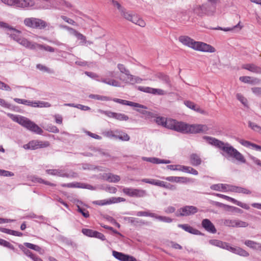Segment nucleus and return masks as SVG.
<instances>
[{"label":"nucleus","mask_w":261,"mask_h":261,"mask_svg":"<svg viewBox=\"0 0 261 261\" xmlns=\"http://www.w3.org/2000/svg\"><path fill=\"white\" fill-rule=\"evenodd\" d=\"M209 7H210L206 5L196 6L193 8V12L199 16H203L205 14L211 15L214 13V8L213 7L210 11H207V9L209 8Z\"/></svg>","instance_id":"12"},{"label":"nucleus","mask_w":261,"mask_h":261,"mask_svg":"<svg viewBox=\"0 0 261 261\" xmlns=\"http://www.w3.org/2000/svg\"><path fill=\"white\" fill-rule=\"evenodd\" d=\"M167 128L183 134L205 133L208 130L205 125L188 124L184 122L169 119L166 122Z\"/></svg>","instance_id":"1"},{"label":"nucleus","mask_w":261,"mask_h":261,"mask_svg":"<svg viewBox=\"0 0 261 261\" xmlns=\"http://www.w3.org/2000/svg\"><path fill=\"white\" fill-rule=\"evenodd\" d=\"M8 116L13 121L17 122L32 132L37 134H41L43 133V130L39 126L26 117L10 113L8 114Z\"/></svg>","instance_id":"3"},{"label":"nucleus","mask_w":261,"mask_h":261,"mask_svg":"<svg viewBox=\"0 0 261 261\" xmlns=\"http://www.w3.org/2000/svg\"><path fill=\"white\" fill-rule=\"evenodd\" d=\"M142 159L143 161L152 163L153 164H169L171 163L170 161L167 160H162L156 158H147L142 157Z\"/></svg>","instance_id":"20"},{"label":"nucleus","mask_w":261,"mask_h":261,"mask_svg":"<svg viewBox=\"0 0 261 261\" xmlns=\"http://www.w3.org/2000/svg\"><path fill=\"white\" fill-rule=\"evenodd\" d=\"M229 201H231L234 203L235 204L244 208L246 210H249L250 208V206L246 203H242L240 201H239L234 198H231L229 197Z\"/></svg>","instance_id":"41"},{"label":"nucleus","mask_w":261,"mask_h":261,"mask_svg":"<svg viewBox=\"0 0 261 261\" xmlns=\"http://www.w3.org/2000/svg\"><path fill=\"white\" fill-rule=\"evenodd\" d=\"M242 68L253 73H261V67L253 64H244Z\"/></svg>","instance_id":"21"},{"label":"nucleus","mask_w":261,"mask_h":261,"mask_svg":"<svg viewBox=\"0 0 261 261\" xmlns=\"http://www.w3.org/2000/svg\"><path fill=\"white\" fill-rule=\"evenodd\" d=\"M239 80L243 83L250 84L251 77L249 76H242L240 77Z\"/></svg>","instance_id":"61"},{"label":"nucleus","mask_w":261,"mask_h":261,"mask_svg":"<svg viewBox=\"0 0 261 261\" xmlns=\"http://www.w3.org/2000/svg\"><path fill=\"white\" fill-rule=\"evenodd\" d=\"M203 138L206 140L208 144L221 149L224 152L228 154V146H225L223 142L209 136H205L203 137Z\"/></svg>","instance_id":"10"},{"label":"nucleus","mask_w":261,"mask_h":261,"mask_svg":"<svg viewBox=\"0 0 261 261\" xmlns=\"http://www.w3.org/2000/svg\"><path fill=\"white\" fill-rule=\"evenodd\" d=\"M179 41L184 45L195 50L208 53H214L216 50L215 48L211 45L202 42L196 41L187 36H180Z\"/></svg>","instance_id":"2"},{"label":"nucleus","mask_w":261,"mask_h":261,"mask_svg":"<svg viewBox=\"0 0 261 261\" xmlns=\"http://www.w3.org/2000/svg\"><path fill=\"white\" fill-rule=\"evenodd\" d=\"M137 216H149L154 218L155 216V213H149L148 212L139 211L137 213Z\"/></svg>","instance_id":"52"},{"label":"nucleus","mask_w":261,"mask_h":261,"mask_svg":"<svg viewBox=\"0 0 261 261\" xmlns=\"http://www.w3.org/2000/svg\"><path fill=\"white\" fill-rule=\"evenodd\" d=\"M50 145L48 141H42L39 140H32L28 144H24L23 148L25 149L35 150L38 148H45Z\"/></svg>","instance_id":"11"},{"label":"nucleus","mask_w":261,"mask_h":261,"mask_svg":"<svg viewBox=\"0 0 261 261\" xmlns=\"http://www.w3.org/2000/svg\"><path fill=\"white\" fill-rule=\"evenodd\" d=\"M0 245L15 251V249L13 245L5 240L0 239Z\"/></svg>","instance_id":"42"},{"label":"nucleus","mask_w":261,"mask_h":261,"mask_svg":"<svg viewBox=\"0 0 261 261\" xmlns=\"http://www.w3.org/2000/svg\"><path fill=\"white\" fill-rule=\"evenodd\" d=\"M117 68L120 72L126 75L124 79L120 78V80L122 81L125 83L135 84L136 83H141L142 79L138 76L133 75L130 73L128 69H127L124 65L122 64H118Z\"/></svg>","instance_id":"4"},{"label":"nucleus","mask_w":261,"mask_h":261,"mask_svg":"<svg viewBox=\"0 0 261 261\" xmlns=\"http://www.w3.org/2000/svg\"><path fill=\"white\" fill-rule=\"evenodd\" d=\"M111 204L125 201V199L122 197H113L110 199Z\"/></svg>","instance_id":"60"},{"label":"nucleus","mask_w":261,"mask_h":261,"mask_svg":"<svg viewBox=\"0 0 261 261\" xmlns=\"http://www.w3.org/2000/svg\"><path fill=\"white\" fill-rule=\"evenodd\" d=\"M4 28H7L9 29L10 30H12L13 31L12 33H11L10 34V37L11 38H12L14 40L16 41L17 43H18L21 45L25 47V48H30V47L31 46L32 42L31 41H29L27 39L21 37L20 35L21 32L16 30L15 28H13L11 27H10L9 25V27H4Z\"/></svg>","instance_id":"5"},{"label":"nucleus","mask_w":261,"mask_h":261,"mask_svg":"<svg viewBox=\"0 0 261 261\" xmlns=\"http://www.w3.org/2000/svg\"><path fill=\"white\" fill-rule=\"evenodd\" d=\"M227 185L218 184L212 185L211 186V189L216 191H225L227 190Z\"/></svg>","instance_id":"37"},{"label":"nucleus","mask_w":261,"mask_h":261,"mask_svg":"<svg viewBox=\"0 0 261 261\" xmlns=\"http://www.w3.org/2000/svg\"><path fill=\"white\" fill-rule=\"evenodd\" d=\"M156 219L161 221H163L166 223H171L172 222V219L169 217L166 216H158L155 214V216L154 217Z\"/></svg>","instance_id":"46"},{"label":"nucleus","mask_w":261,"mask_h":261,"mask_svg":"<svg viewBox=\"0 0 261 261\" xmlns=\"http://www.w3.org/2000/svg\"><path fill=\"white\" fill-rule=\"evenodd\" d=\"M95 155L96 156H106V157H109L110 156V154L104 151L102 149H97L95 150Z\"/></svg>","instance_id":"48"},{"label":"nucleus","mask_w":261,"mask_h":261,"mask_svg":"<svg viewBox=\"0 0 261 261\" xmlns=\"http://www.w3.org/2000/svg\"><path fill=\"white\" fill-rule=\"evenodd\" d=\"M0 231L4 233H7L9 234H11V235L17 236V237H21L23 235V233L21 232L5 228H1Z\"/></svg>","instance_id":"34"},{"label":"nucleus","mask_w":261,"mask_h":261,"mask_svg":"<svg viewBox=\"0 0 261 261\" xmlns=\"http://www.w3.org/2000/svg\"><path fill=\"white\" fill-rule=\"evenodd\" d=\"M51 106V105L48 102L38 101H32V107H38V108H48Z\"/></svg>","instance_id":"36"},{"label":"nucleus","mask_w":261,"mask_h":261,"mask_svg":"<svg viewBox=\"0 0 261 261\" xmlns=\"http://www.w3.org/2000/svg\"><path fill=\"white\" fill-rule=\"evenodd\" d=\"M89 97L92 99L99 100L101 101H108L112 100V99L109 97L102 96L98 94H90L89 95Z\"/></svg>","instance_id":"38"},{"label":"nucleus","mask_w":261,"mask_h":261,"mask_svg":"<svg viewBox=\"0 0 261 261\" xmlns=\"http://www.w3.org/2000/svg\"><path fill=\"white\" fill-rule=\"evenodd\" d=\"M61 18L69 24H72L73 25H75L76 24V22L73 20L67 17V16L62 15Z\"/></svg>","instance_id":"62"},{"label":"nucleus","mask_w":261,"mask_h":261,"mask_svg":"<svg viewBox=\"0 0 261 261\" xmlns=\"http://www.w3.org/2000/svg\"><path fill=\"white\" fill-rule=\"evenodd\" d=\"M190 161L191 164L194 166H199L202 162L200 156L196 153H192L190 155Z\"/></svg>","instance_id":"24"},{"label":"nucleus","mask_w":261,"mask_h":261,"mask_svg":"<svg viewBox=\"0 0 261 261\" xmlns=\"http://www.w3.org/2000/svg\"><path fill=\"white\" fill-rule=\"evenodd\" d=\"M47 174L52 175H57L62 177H69V174L66 173L64 170L62 169H48L46 170Z\"/></svg>","instance_id":"18"},{"label":"nucleus","mask_w":261,"mask_h":261,"mask_svg":"<svg viewBox=\"0 0 261 261\" xmlns=\"http://www.w3.org/2000/svg\"><path fill=\"white\" fill-rule=\"evenodd\" d=\"M123 193L126 195L135 198H142L147 195L145 190L133 188H124L122 189Z\"/></svg>","instance_id":"9"},{"label":"nucleus","mask_w":261,"mask_h":261,"mask_svg":"<svg viewBox=\"0 0 261 261\" xmlns=\"http://www.w3.org/2000/svg\"><path fill=\"white\" fill-rule=\"evenodd\" d=\"M239 142L244 146L249 148L251 147L252 149H254L256 150H259L261 151V146L244 140H240Z\"/></svg>","instance_id":"25"},{"label":"nucleus","mask_w":261,"mask_h":261,"mask_svg":"<svg viewBox=\"0 0 261 261\" xmlns=\"http://www.w3.org/2000/svg\"><path fill=\"white\" fill-rule=\"evenodd\" d=\"M178 227L192 234H199L200 233L198 230L193 228L188 224H178Z\"/></svg>","instance_id":"23"},{"label":"nucleus","mask_w":261,"mask_h":261,"mask_svg":"<svg viewBox=\"0 0 261 261\" xmlns=\"http://www.w3.org/2000/svg\"><path fill=\"white\" fill-rule=\"evenodd\" d=\"M103 178L109 182H117L120 180L119 176L112 173H105L103 175Z\"/></svg>","instance_id":"27"},{"label":"nucleus","mask_w":261,"mask_h":261,"mask_svg":"<svg viewBox=\"0 0 261 261\" xmlns=\"http://www.w3.org/2000/svg\"><path fill=\"white\" fill-rule=\"evenodd\" d=\"M75 37L77 38V39L81 40V43L82 44H86V37L84 35L79 32Z\"/></svg>","instance_id":"58"},{"label":"nucleus","mask_w":261,"mask_h":261,"mask_svg":"<svg viewBox=\"0 0 261 261\" xmlns=\"http://www.w3.org/2000/svg\"><path fill=\"white\" fill-rule=\"evenodd\" d=\"M53 5H55V7L58 8H60L61 7H72V5L69 3L64 0H54Z\"/></svg>","instance_id":"31"},{"label":"nucleus","mask_w":261,"mask_h":261,"mask_svg":"<svg viewBox=\"0 0 261 261\" xmlns=\"http://www.w3.org/2000/svg\"><path fill=\"white\" fill-rule=\"evenodd\" d=\"M229 251H231L235 254L240 255L243 256H248L249 253L245 250L240 247H229Z\"/></svg>","instance_id":"30"},{"label":"nucleus","mask_w":261,"mask_h":261,"mask_svg":"<svg viewBox=\"0 0 261 261\" xmlns=\"http://www.w3.org/2000/svg\"><path fill=\"white\" fill-rule=\"evenodd\" d=\"M253 94L257 96L261 95V88L260 87H253L251 89Z\"/></svg>","instance_id":"64"},{"label":"nucleus","mask_w":261,"mask_h":261,"mask_svg":"<svg viewBox=\"0 0 261 261\" xmlns=\"http://www.w3.org/2000/svg\"><path fill=\"white\" fill-rule=\"evenodd\" d=\"M110 1L112 5L118 10L120 13L124 10L125 8L123 7L118 1L115 0H110Z\"/></svg>","instance_id":"45"},{"label":"nucleus","mask_w":261,"mask_h":261,"mask_svg":"<svg viewBox=\"0 0 261 261\" xmlns=\"http://www.w3.org/2000/svg\"><path fill=\"white\" fill-rule=\"evenodd\" d=\"M249 126L254 131L261 134V127L255 123L249 122Z\"/></svg>","instance_id":"49"},{"label":"nucleus","mask_w":261,"mask_h":261,"mask_svg":"<svg viewBox=\"0 0 261 261\" xmlns=\"http://www.w3.org/2000/svg\"><path fill=\"white\" fill-rule=\"evenodd\" d=\"M125 105L131 106V107H136V108L144 109H146L147 108L145 106L140 105L138 103L134 102L129 101H127V100H126Z\"/></svg>","instance_id":"51"},{"label":"nucleus","mask_w":261,"mask_h":261,"mask_svg":"<svg viewBox=\"0 0 261 261\" xmlns=\"http://www.w3.org/2000/svg\"><path fill=\"white\" fill-rule=\"evenodd\" d=\"M167 93V92L163 89L152 88V94L153 95H164Z\"/></svg>","instance_id":"53"},{"label":"nucleus","mask_w":261,"mask_h":261,"mask_svg":"<svg viewBox=\"0 0 261 261\" xmlns=\"http://www.w3.org/2000/svg\"><path fill=\"white\" fill-rule=\"evenodd\" d=\"M184 104L187 107H188L189 108H190L192 110H193L196 112H201V109L199 107H196V105L194 102H193L191 101H189V100L185 101Z\"/></svg>","instance_id":"39"},{"label":"nucleus","mask_w":261,"mask_h":261,"mask_svg":"<svg viewBox=\"0 0 261 261\" xmlns=\"http://www.w3.org/2000/svg\"><path fill=\"white\" fill-rule=\"evenodd\" d=\"M152 88H151V87H143V86H139L138 87V89L139 91H142V92H144L145 93H151V94H152Z\"/></svg>","instance_id":"55"},{"label":"nucleus","mask_w":261,"mask_h":261,"mask_svg":"<svg viewBox=\"0 0 261 261\" xmlns=\"http://www.w3.org/2000/svg\"><path fill=\"white\" fill-rule=\"evenodd\" d=\"M13 7L25 9L34 6V2L32 0H14Z\"/></svg>","instance_id":"14"},{"label":"nucleus","mask_w":261,"mask_h":261,"mask_svg":"<svg viewBox=\"0 0 261 261\" xmlns=\"http://www.w3.org/2000/svg\"><path fill=\"white\" fill-rule=\"evenodd\" d=\"M37 48L40 49H44L46 51L51 53L55 51V48L50 46L40 44L37 43L32 42L30 49L32 50H35Z\"/></svg>","instance_id":"19"},{"label":"nucleus","mask_w":261,"mask_h":261,"mask_svg":"<svg viewBox=\"0 0 261 261\" xmlns=\"http://www.w3.org/2000/svg\"><path fill=\"white\" fill-rule=\"evenodd\" d=\"M248 225L247 222L239 220H231L229 221V226L236 227H246Z\"/></svg>","instance_id":"28"},{"label":"nucleus","mask_w":261,"mask_h":261,"mask_svg":"<svg viewBox=\"0 0 261 261\" xmlns=\"http://www.w3.org/2000/svg\"><path fill=\"white\" fill-rule=\"evenodd\" d=\"M77 211L81 213L85 218H88L89 217V212L86 209L81 208L79 206H77Z\"/></svg>","instance_id":"56"},{"label":"nucleus","mask_w":261,"mask_h":261,"mask_svg":"<svg viewBox=\"0 0 261 261\" xmlns=\"http://www.w3.org/2000/svg\"><path fill=\"white\" fill-rule=\"evenodd\" d=\"M244 244L248 247L261 251V244L251 240H247Z\"/></svg>","instance_id":"33"},{"label":"nucleus","mask_w":261,"mask_h":261,"mask_svg":"<svg viewBox=\"0 0 261 261\" xmlns=\"http://www.w3.org/2000/svg\"><path fill=\"white\" fill-rule=\"evenodd\" d=\"M98 112L101 114L106 115L110 118H114L120 121H127L129 119L127 115L122 113H117L111 111H103L101 110H99Z\"/></svg>","instance_id":"13"},{"label":"nucleus","mask_w":261,"mask_h":261,"mask_svg":"<svg viewBox=\"0 0 261 261\" xmlns=\"http://www.w3.org/2000/svg\"><path fill=\"white\" fill-rule=\"evenodd\" d=\"M81 184L79 182H75V183H69V184H63L61 186L63 187H68V188H80Z\"/></svg>","instance_id":"57"},{"label":"nucleus","mask_w":261,"mask_h":261,"mask_svg":"<svg viewBox=\"0 0 261 261\" xmlns=\"http://www.w3.org/2000/svg\"><path fill=\"white\" fill-rule=\"evenodd\" d=\"M97 81L114 87H118L120 86V83L114 79L101 78L100 80H97Z\"/></svg>","instance_id":"26"},{"label":"nucleus","mask_w":261,"mask_h":261,"mask_svg":"<svg viewBox=\"0 0 261 261\" xmlns=\"http://www.w3.org/2000/svg\"><path fill=\"white\" fill-rule=\"evenodd\" d=\"M120 14L125 19L138 25L140 27H144L146 25V23L144 20L136 14L127 10L125 8Z\"/></svg>","instance_id":"6"},{"label":"nucleus","mask_w":261,"mask_h":261,"mask_svg":"<svg viewBox=\"0 0 261 261\" xmlns=\"http://www.w3.org/2000/svg\"><path fill=\"white\" fill-rule=\"evenodd\" d=\"M237 98L245 107H248V100L243 95L238 93Z\"/></svg>","instance_id":"47"},{"label":"nucleus","mask_w":261,"mask_h":261,"mask_svg":"<svg viewBox=\"0 0 261 261\" xmlns=\"http://www.w3.org/2000/svg\"><path fill=\"white\" fill-rule=\"evenodd\" d=\"M13 100L18 103H21L28 106L31 107V105H32V101L24 99L15 98Z\"/></svg>","instance_id":"43"},{"label":"nucleus","mask_w":261,"mask_h":261,"mask_svg":"<svg viewBox=\"0 0 261 261\" xmlns=\"http://www.w3.org/2000/svg\"><path fill=\"white\" fill-rule=\"evenodd\" d=\"M156 77L158 78L163 83L165 84L168 88L169 89H171L172 85L171 80L168 75L163 73H159L156 74Z\"/></svg>","instance_id":"17"},{"label":"nucleus","mask_w":261,"mask_h":261,"mask_svg":"<svg viewBox=\"0 0 261 261\" xmlns=\"http://www.w3.org/2000/svg\"><path fill=\"white\" fill-rule=\"evenodd\" d=\"M103 135L108 138H114L115 135V130H108L105 132L103 133Z\"/></svg>","instance_id":"63"},{"label":"nucleus","mask_w":261,"mask_h":261,"mask_svg":"<svg viewBox=\"0 0 261 261\" xmlns=\"http://www.w3.org/2000/svg\"><path fill=\"white\" fill-rule=\"evenodd\" d=\"M32 181L34 182H37L39 183H43L45 185H49L50 186H56V185L54 184L51 183L47 181H45L41 178H39V177H33Z\"/></svg>","instance_id":"44"},{"label":"nucleus","mask_w":261,"mask_h":261,"mask_svg":"<svg viewBox=\"0 0 261 261\" xmlns=\"http://www.w3.org/2000/svg\"><path fill=\"white\" fill-rule=\"evenodd\" d=\"M209 243L212 245L219 247L222 248L228 249V245L227 243H224L218 240H210Z\"/></svg>","instance_id":"32"},{"label":"nucleus","mask_w":261,"mask_h":261,"mask_svg":"<svg viewBox=\"0 0 261 261\" xmlns=\"http://www.w3.org/2000/svg\"><path fill=\"white\" fill-rule=\"evenodd\" d=\"M25 26L37 29H43L47 26V23L42 19L35 18H26L23 21Z\"/></svg>","instance_id":"7"},{"label":"nucleus","mask_w":261,"mask_h":261,"mask_svg":"<svg viewBox=\"0 0 261 261\" xmlns=\"http://www.w3.org/2000/svg\"><path fill=\"white\" fill-rule=\"evenodd\" d=\"M112 254L115 258L120 261H124L125 257L127 255L122 252H119L114 250L112 251Z\"/></svg>","instance_id":"40"},{"label":"nucleus","mask_w":261,"mask_h":261,"mask_svg":"<svg viewBox=\"0 0 261 261\" xmlns=\"http://www.w3.org/2000/svg\"><path fill=\"white\" fill-rule=\"evenodd\" d=\"M198 208L192 205H186L178 209L175 213V216L187 217L193 215L197 213Z\"/></svg>","instance_id":"8"},{"label":"nucleus","mask_w":261,"mask_h":261,"mask_svg":"<svg viewBox=\"0 0 261 261\" xmlns=\"http://www.w3.org/2000/svg\"><path fill=\"white\" fill-rule=\"evenodd\" d=\"M169 119H165L163 117H158L156 118V122L159 124H161L163 126L167 127L166 122Z\"/></svg>","instance_id":"59"},{"label":"nucleus","mask_w":261,"mask_h":261,"mask_svg":"<svg viewBox=\"0 0 261 261\" xmlns=\"http://www.w3.org/2000/svg\"><path fill=\"white\" fill-rule=\"evenodd\" d=\"M229 156L235 159L240 163H246V160L243 154L231 146H229Z\"/></svg>","instance_id":"15"},{"label":"nucleus","mask_w":261,"mask_h":261,"mask_svg":"<svg viewBox=\"0 0 261 261\" xmlns=\"http://www.w3.org/2000/svg\"><path fill=\"white\" fill-rule=\"evenodd\" d=\"M202 226L208 232L215 233L217 230L214 225L211 222V221L207 219H204L201 222Z\"/></svg>","instance_id":"16"},{"label":"nucleus","mask_w":261,"mask_h":261,"mask_svg":"<svg viewBox=\"0 0 261 261\" xmlns=\"http://www.w3.org/2000/svg\"><path fill=\"white\" fill-rule=\"evenodd\" d=\"M24 245L28 248L34 250L38 252L40 254H43L44 253L43 250L38 245H34L30 243H24Z\"/></svg>","instance_id":"35"},{"label":"nucleus","mask_w":261,"mask_h":261,"mask_svg":"<svg viewBox=\"0 0 261 261\" xmlns=\"http://www.w3.org/2000/svg\"><path fill=\"white\" fill-rule=\"evenodd\" d=\"M115 138L123 141H128L130 139L129 136L126 133L118 129L115 130Z\"/></svg>","instance_id":"22"},{"label":"nucleus","mask_w":261,"mask_h":261,"mask_svg":"<svg viewBox=\"0 0 261 261\" xmlns=\"http://www.w3.org/2000/svg\"><path fill=\"white\" fill-rule=\"evenodd\" d=\"M229 191L242 193L246 194H251V191L247 189L234 186H229Z\"/></svg>","instance_id":"29"},{"label":"nucleus","mask_w":261,"mask_h":261,"mask_svg":"<svg viewBox=\"0 0 261 261\" xmlns=\"http://www.w3.org/2000/svg\"><path fill=\"white\" fill-rule=\"evenodd\" d=\"M83 233L88 237H94L95 231L87 228H83L82 230Z\"/></svg>","instance_id":"54"},{"label":"nucleus","mask_w":261,"mask_h":261,"mask_svg":"<svg viewBox=\"0 0 261 261\" xmlns=\"http://www.w3.org/2000/svg\"><path fill=\"white\" fill-rule=\"evenodd\" d=\"M93 203L95 204L98 205H108L111 204L110 200L109 199H103L100 200H96L93 202Z\"/></svg>","instance_id":"50"}]
</instances>
